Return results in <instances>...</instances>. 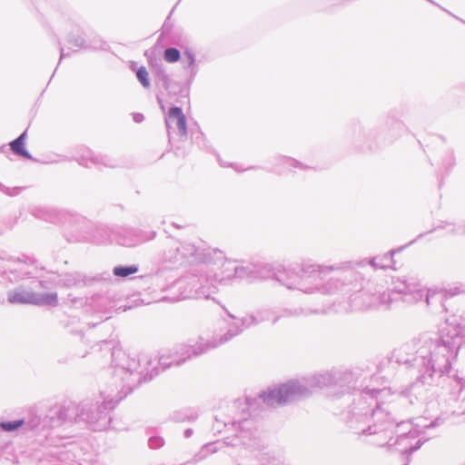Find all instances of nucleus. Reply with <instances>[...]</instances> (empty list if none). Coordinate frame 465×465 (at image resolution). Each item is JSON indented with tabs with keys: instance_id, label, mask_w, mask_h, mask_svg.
Instances as JSON below:
<instances>
[{
	"instance_id": "obj_1",
	"label": "nucleus",
	"mask_w": 465,
	"mask_h": 465,
	"mask_svg": "<svg viewBox=\"0 0 465 465\" xmlns=\"http://www.w3.org/2000/svg\"><path fill=\"white\" fill-rule=\"evenodd\" d=\"M464 339L465 315L462 314L448 319L439 334L423 333L394 351L396 362L406 365L415 375L410 387L411 393L427 401L430 397L426 393L433 396L439 388L450 386L454 400L462 395V401L465 400V380L452 369Z\"/></svg>"
},
{
	"instance_id": "obj_2",
	"label": "nucleus",
	"mask_w": 465,
	"mask_h": 465,
	"mask_svg": "<svg viewBox=\"0 0 465 465\" xmlns=\"http://www.w3.org/2000/svg\"><path fill=\"white\" fill-rule=\"evenodd\" d=\"M100 350L111 358L112 381L114 389L108 395L102 392L99 399H85L79 403L68 402L49 409L48 419L54 429L67 422H84L94 431L105 430L112 421L111 411L142 382L151 381L162 371L159 365L146 369L143 373L140 360L130 357L111 341H102Z\"/></svg>"
},
{
	"instance_id": "obj_3",
	"label": "nucleus",
	"mask_w": 465,
	"mask_h": 465,
	"mask_svg": "<svg viewBox=\"0 0 465 465\" xmlns=\"http://www.w3.org/2000/svg\"><path fill=\"white\" fill-rule=\"evenodd\" d=\"M380 389L364 388L357 394L349 409L343 411V420L356 434L372 435L391 432L396 439L391 437L389 445H402V452L412 453L422 444L419 440L414 445L410 443L418 436V430L412 428L409 421L397 422L390 413L378 402V396L382 392Z\"/></svg>"
},
{
	"instance_id": "obj_4",
	"label": "nucleus",
	"mask_w": 465,
	"mask_h": 465,
	"mask_svg": "<svg viewBox=\"0 0 465 465\" xmlns=\"http://www.w3.org/2000/svg\"><path fill=\"white\" fill-rule=\"evenodd\" d=\"M24 416L15 420H2L3 432H15L21 430L24 433L32 432L37 444L45 448V458L40 459L41 465H67L74 461L72 452L74 444L58 435L48 419L49 410L44 417L39 414L36 406L24 410Z\"/></svg>"
},
{
	"instance_id": "obj_5",
	"label": "nucleus",
	"mask_w": 465,
	"mask_h": 465,
	"mask_svg": "<svg viewBox=\"0 0 465 465\" xmlns=\"http://www.w3.org/2000/svg\"><path fill=\"white\" fill-rule=\"evenodd\" d=\"M252 401H254V400L248 397L244 401L238 399L231 405V411L233 413L232 416L228 417L226 420H221L216 417L213 429L218 432H221L222 426L227 427L229 424L232 427H236L235 430L237 432L232 438L226 437L223 441L218 440L204 444L187 463L195 465L205 460L209 455L222 450L223 446H231L233 448L242 447L250 451L257 449L259 440L256 437L253 420L250 419V408L252 406Z\"/></svg>"
},
{
	"instance_id": "obj_6",
	"label": "nucleus",
	"mask_w": 465,
	"mask_h": 465,
	"mask_svg": "<svg viewBox=\"0 0 465 465\" xmlns=\"http://www.w3.org/2000/svg\"><path fill=\"white\" fill-rule=\"evenodd\" d=\"M348 266L347 263H334L331 265L318 264L311 261H302L299 270L292 267H282L276 270L271 268L270 278L279 282L290 290H298L302 292L312 294H334L341 288L336 279H328L327 276L332 271Z\"/></svg>"
},
{
	"instance_id": "obj_7",
	"label": "nucleus",
	"mask_w": 465,
	"mask_h": 465,
	"mask_svg": "<svg viewBox=\"0 0 465 465\" xmlns=\"http://www.w3.org/2000/svg\"><path fill=\"white\" fill-rule=\"evenodd\" d=\"M341 263H347L348 266L331 272L333 276L330 279H336L340 285L342 284L334 293L352 292L353 294L350 297V304L353 310L364 311L379 308L388 310V305L392 300L390 295L378 290L373 282L365 281L362 274L354 270L351 262H341Z\"/></svg>"
},
{
	"instance_id": "obj_8",
	"label": "nucleus",
	"mask_w": 465,
	"mask_h": 465,
	"mask_svg": "<svg viewBox=\"0 0 465 465\" xmlns=\"http://www.w3.org/2000/svg\"><path fill=\"white\" fill-rule=\"evenodd\" d=\"M333 371L316 373L301 381L291 380L277 387L268 388L259 394V398L268 406L276 407L292 403L309 397L312 389L333 386Z\"/></svg>"
},
{
	"instance_id": "obj_9",
	"label": "nucleus",
	"mask_w": 465,
	"mask_h": 465,
	"mask_svg": "<svg viewBox=\"0 0 465 465\" xmlns=\"http://www.w3.org/2000/svg\"><path fill=\"white\" fill-rule=\"evenodd\" d=\"M403 130V123L390 113L379 126L355 124L351 131V143L358 149L375 150L397 140Z\"/></svg>"
},
{
	"instance_id": "obj_10",
	"label": "nucleus",
	"mask_w": 465,
	"mask_h": 465,
	"mask_svg": "<svg viewBox=\"0 0 465 465\" xmlns=\"http://www.w3.org/2000/svg\"><path fill=\"white\" fill-rule=\"evenodd\" d=\"M227 314L232 320V322L227 324L226 331L223 333L214 335L207 341L201 339L194 345L186 350V356L178 357L174 355H161L157 363L160 366L161 371H165L172 366H180L185 362L186 360L191 359L192 356L196 357L204 354L209 351L230 341L234 337L240 335L244 330L250 328L244 327L241 324L242 317L237 318L229 312H227Z\"/></svg>"
},
{
	"instance_id": "obj_11",
	"label": "nucleus",
	"mask_w": 465,
	"mask_h": 465,
	"mask_svg": "<svg viewBox=\"0 0 465 465\" xmlns=\"http://www.w3.org/2000/svg\"><path fill=\"white\" fill-rule=\"evenodd\" d=\"M434 146L430 161L431 165L436 166L440 177L439 186L442 184L443 178L449 174L456 164L454 150L447 144L446 140L440 135H435L431 141Z\"/></svg>"
},
{
	"instance_id": "obj_12",
	"label": "nucleus",
	"mask_w": 465,
	"mask_h": 465,
	"mask_svg": "<svg viewBox=\"0 0 465 465\" xmlns=\"http://www.w3.org/2000/svg\"><path fill=\"white\" fill-rule=\"evenodd\" d=\"M183 265V255L180 253V242L168 238L163 251L158 254L156 261V271L148 277L154 282L166 271H172Z\"/></svg>"
},
{
	"instance_id": "obj_13",
	"label": "nucleus",
	"mask_w": 465,
	"mask_h": 465,
	"mask_svg": "<svg viewBox=\"0 0 465 465\" xmlns=\"http://www.w3.org/2000/svg\"><path fill=\"white\" fill-rule=\"evenodd\" d=\"M392 299L388 305V310L393 306L398 305L400 302L407 304L416 303L423 300L424 291L418 287L415 282H408L406 279H398L393 282V288L388 291H383Z\"/></svg>"
},
{
	"instance_id": "obj_14",
	"label": "nucleus",
	"mask_w": 465,
	"mask_h": 465,
	"mask_svg": "<svg viewBox=\"0 0 465 465\" xmlns=\"http://www.w3.org/2000/svg\"><path fill=\"white\" fill-rule=\"evenodd\" d=\"M7 301L12 304H32L37 306L55 307L58 304L56 292L39 293L17 287L8 292Z\"/></svg>"
},
{
	"instance_id": "obj_15",
	"label": "nucleus",
	"mask_w": 465,
	"mask_h": 465,
	"mask_svg": "<svg viewBox=\"0 0 465 465\" xmlns=\"http://www.w3.org/2000/svg\"><path fill=\"white\" fill-rule=\"evenodd\" d=\"M202 272L203 268L194 269L173 282L170 289L177 292L178 293L173 296V299H197V294L202 288L200 286L202 281Z\"/></svg>"
},
{
	"instance_id": "obj_16",
	"label": "nucleus",
	"mask_w": 465,
	"mask_h": 465,
	"mask_svg": "<svg viewBox=\"0 0 465 465\" xmlns=\"http://www.w3.org/2000/svg\"><path fill=\"white\" fill-rule=\"evenodd\" d=\"M424 295L423 299L428 306L432 307L435 311L439 312L445 311V300L449 297H453L455 295L465 293V285L460 283L459 285H455L453 287H450L449 289H440V290H423Z\"/></svg>"
},
{
	"instance_id": "obj_17",
	"label": "nucleus",
	"mask_w": 465,
	"mask_h": 465,
	"mask_svg": "<svg viewBox=\"0 0 465 465\" xmlns=\"http://www.w3.org/2000/svg\"><path fill=\"white\" fill-rule=\"evenodd\" d=\"M30 277L32 272L27 270L25 262L19 259L11 260L2 255V280L6 279L13 283Z\"/></svg>"
},
{
	"instance_id": "obj_18",
	"label": "nucleus",
	"mask_w": 465,
	"mask_h": 465,
	"mask_svg": "<svg viewBox=\"0 0 465 465\" xmlns=\"http://www.w3.org/2000/svg\"><path fill=\"white\" fill-rule=\"evenodd\" d=\"M61 214L66 215L60 217L58 224L78 234L75 238L80 240L81 234L89 229V221L84 216L69 211L62 210Z\"/></svg>"
},
{
	"instance_id": "obj_19",
	"label": "nucleus",
	"mask_w": 465,
	"mask_h": 465,
	"mask_svg": "<svg viewBox=\"0 0 465 465\" xmlns=\"http://www.w3.org/2000/svg\"><path fill=\"white\" fill-rule=\"evenodd\" d=\"M234 277L239 279L255 280L270 278L271 266L268 264L255 263L247 265H235L233 267Z\"/></svg>"
},
{
	"instance_id": "obj_20",
	"label": "nucleus",
	"mask_w": 465,
	"mask_h": 465,
	"mask_svg": "<svg viewBox=\"0 0 465 465\" xmlns=\"http://www.w3.org/2000/svg\"><path fill=\"white\" fill-rule=\"evenodd\" d=\"M104 279L105 278L103 276V274L89 276L80 272H67L62 275V278L59 280L58 284L67 288L85 287L92 286L95 282H98Z\"/></svg>"
},
{
	"instance_id": "obj_21",
	"label": "nucleus",
	"mask_w": 465,
	"mask_h": 465,
	"mask_svg": "<svg viewBox=\"0 0 465 465\" xmlns=\"http://www.w3.org/2000/svg\"><path fill=\"white\" fill-rule=\"evenodd\" d=\"M180 253L183 255V265L191 262L211 263L213 262L212 251L200 250L192 243L180 242Z\"/></svg>"
},
{
	"instance_id": "obj_22",
	"label": "nucleus",
	"mask_w": 465,
	"mask_h": 465,
	"mask_svg": "<svg viewBox=\"0 0 465 465\" xmlns=\"http://www.w3.org/2000/svg\"><path fill=\"white\" fill-rule=\"evenodd\" d=\"M279 318L280 316L276 315L273 311L270 309H262L254 313H247L242 316L241 324L244 327H253L268 321H272L274 324Z\"/></svg>"
},
{
	"instance_id": "obj_23",
	"label": "nucleus",
	"mask_w": 465,
	"mask_h": 465,
	"mask_svg": "<svg viewBox=\"0 0 465 465\" xmlns=\"http://www.w3.org/2000/svg\"><path fill=\"white\" fill-rule=\"evenodd\" d=\"M219 283L220 281L214 273L203 269L200 285L202 288L197 294V299H210L218 291Z\"/></svg>"
},
{
	"instance_id": "obj_24",
	"label": "nucleus",
	"mask_w": 465,
	"mask_h": 465,
	"mask_svg": "<svg viewBox=\"0 0 465 465\" xmlns=\"http://www.w3.org/2000/svg\"><path fill=\"white\" fill-rule=\"evenodd\" d=\"M333 386L341 389L342 394H351L356 389L354 375L350 371H333Z\"/></svg>"
},
{
	"instance_id": "obj_25",
	"label": "nucleus",
	"mask_w": 465,
	"mask_h": 465,
	"mask_svg": "<svg viewBox=\"0 0 465 465\" xmlns=\"http://www.w3.org/2000/svg\"><path fill=\"white\" fill-rule=\"evenodd\" d=\"M417 240L418 239L416 238L415 240L411 241L408 244L401 246L398 249H392L383 255L374 256L369 260L368 264H370L374 270H378V269L385 270L388 268H391L394 264V259H393L394 254L401 252L404 248L412 244Z\"/></svg>"
},
{
	"instance_id": "obj_26",
	"label": "nucleus",
	"mask_w": 465,
	"mask_h": 465,
	"mask_svg": "<svg viewBox=\"0 0 465 465\" xmlns=\"http://www.w3.org/2000/svg\"><path fill=\"white\" fill-rule=\"evenodd\" d=\"M173 120H176V125L178 127L180 136L185 138L187 136V123H186V117H185L184 114L183 113L182 107L172 106L169 109V112L165 118V124H166L167 130L170 129L171 123Z\"/></svg>"
},
{
	"instance_id": "obj_27",
	"label": "nucleus",
	"mask_w": 465,
	"mask_h": 465,
	"mask_svg": "<svg viewBox=\"0 0 465 465\" xmlns=\"http://www.w3.org/2000/svg\"><path fill=\"white\" fill-rule=\"evenodd\" d=\"M144 55L147 57L151 67H153L155 71V83L163 88L170 83L171 79L166 73L161 60L157 59L153 55V51H145Z\"/></svg>"
},
{
	"instance_id": "obj_28",
	"label": "nucleus",
	"mask_w": 465,
	"mask_h": 465,
	"mask_svg": "<svg viewBox=\"0 0 465 465\" xmlns=\"http://www.w3.org/2000/svg\"><path fill=\"white\" fill-rule=\"evenodd\" d=\"M86 304L95 312H107L114 307V302L111 301L109 295L104 294H94L87 298Z\"/></svg>"
},
{
	"instance_id": "obj_29",
	"label": "nucleus",
	"mask_w": 465,
	"mask_h": 465,
	"mask_svg": "<svg viewBox=\"0 0 465 465\" xmlns=\"http://www.w3.org/2000/svg\"><path fill=\"white\" fill-rule=\"evenodd\" d=\"M27 137V131H24L17 138L9 143L10 150L18 157L36 161L33 155L25 148V139Z\"/></svg>"
},
{
	"instance_id": "obj_30",
	"label": "nucleus",
	"mask_w": 465,
	"mask_h": 465,
	"mask_svg": "<svg viewBox=\"0 0 465 465\" xmlns=\"http://www.w3.org/2000/svg\"><path fill=\"white\" fill-rule=\"evenodd\" d=\"M62 210H57L54 208H47V207H34L31 210V213L37 219L49 222L52 223H58L60 217H63L61 214ZM65 214H64V216Z\"/></svg>"
},
{
	"instance_id": "obj_31",
	"label": "nucleus",
	"mask_w": 465,
	"mask_h": 465,
	"mask_svg": "<svg viewBox=\"0 0 465 465\" xmlns=\"http://www.w3.org/2000/svg\"><path fill=\"white\" fill-rule=\"evenodd\" d=\"M170 97L178 96L176 103H182V99L188 98L189 87L183 83L171 80L170 83L163 87Z\"/></svg>"
},
{
	"instance_id": "obj_32",
	"label": "nucleus",
	"mask_w": 465,
	"mask_h": 465,
	"mask_svg": "<svg viewBox=\"0 0 465 465\" xmlns=\"http://www.w3.org/2000/svg\"><path fill=\"white\" fill-rule=\"evenodd\" d=\"M439 229L447 230L449 233L454 235H465V223H450V222H440L437 226L428 232H433ZM427 232L420 233L417 236V239H421Z\"/></svg>"
},
{
	"instance_id": "obj_33",
	"label": "nucleus",
	"mask_w": 465,
	"mask_h": 465,
	"mask_svg": "<svg viewBox=\"0 0 465 465\" xmlns=\"http://www.w3.org/2000/svg\"><path fill=\"white\" fill-rule=\"evenodd\" d=\"M90 162L96 166H104L109 168H115L118 166V163L115 159L105 155V154H90Z\"/></svg>"
},
{
	"instance_id": "obj_34",
	"label": "nucleus",
	"mask_w": 465,
	"mask_h": 465,
	"mask_svg": "<svg viewBox=\"0 0 465 465\" xmlns=\"http://www.w3.org/2000/svg\"><path fill=\"white\" fill-rule=\"evenodd\" d=\"M198 414L195 411L191 409H184L181 411H174L171 420L174 422H186V421H193L197 419Z\"/></svg>"
},
{
	"instance_id": "obj_35",
	"label": "nucleus",
	"mask_w": 465,
	"mask_h": 465,
	"mask_svg": "<svg viewBox=\"0 0 465 465\" xmlns=\"http://www.w3.org/2000/svg\"><path fill=\"white\" fill-rule=\"evenodd\" d=\"M139 271L137 264L131 265H117L113 269V273L116 277L126 278L131 274H134Z\"/></svg>"
},
{
	"instance_id": "obj_36",
	"label": "nucleus",
	"mask_w": 465,
	"mask_h": 465,
	"mask_svg": "<svg viewBox=\"0 0 465 465\" xmlns=\"http://www.w3.org/2000/svg\"><path fill=\"white\" fill-rule=\"evenodd\" d=\"M131 69L135 72L137 80L143 88H149L151 86L149 74L144 66L136 67V64L133 63Z\"/></svg>"
},
{
	"instance_id": "obj_37",
	"label": "nucleus",
	"mask_w": 465,
	"mask_h": 465,
	"mask_svg": "<svg viewBox=\"0 0 465 465\" xmlns=\"http://www.w3.org/2000/svg\"><path fill=\"white\" fill-rule=\"evenodd\" d=\"M185 60L186 64H184V68L190 70V78L193 79L197 74L198 69L195 64V55L189 49L185 50L183 53V63H185Z\"/></svg>"
},
{
	"instance_id": "obj_38",
	"label": "nucleus",
	"mask_w": 465,
	"mask_h": 465,
	"mask_svg": "<svg viewBox=\"0 0 465 465\" xmlns=\"http://www.w3.org/2000/svg\"><path fill=\"white\" fill-rule=\"evenodd\" d=\"M109 45L99 36H94L87 41L86 50L97 51V50H107Z\"/></svg>"
},
{
	"instance_id": "obj_39",
	"label": "nucleus",
	"mask_w": 465,
	"mask_h": 465,
	"mask_svg": "<svg viewBox=\"0 0 465 465\" xmlns=\"http://www.w3.org/2000/svg\"><path fill=\"white\" fill-rule=\"evenodd\" d=\"M181 58V52L176 47H167L163 51V59L167 63H176Z\"/></svg>"
},
{
	"instance_id": "obj_40",
	"label": "nucleus",
	"mask_w": 465,
	"mask_h": 465,
	"mask_svg": "<svg viewBox=\"0 0 465 465\" xmlns=\"http://www.w3.org/2000/svg\"><path fill=\"white\" fill-rule=\"evenodd\" d=\"M67 42L75 47L86 50L87 41L82 35H76L71 33L67 36Z\"/></svg>"
},
{
	"instance_id": "obj_41",
	"label": "nucleus",
	"mask_w": 465,
	"mask_h": 465,
	"mask_svg": "<svg viewBox=\"0 0 465 465\" xmlns=\"http://www.w3.org/2000/svg\"><path fill=\"white\" fill-rule=\"evenodd\" d=\"M279 159L281 162H282L284 164H287L288 166L292 168H300V169H307L308 166L304 165L302 163L286 156H280Z\"/></svg>"
},
{
	"instance_id": "obj_42",
	"label": "nucleus",
	"mask_w": 465,
	"mask_h": 465,
	"mask_svg": "<svg viewBox=\"0 0 465 465\" xmlns=\"http://www.w3.org/2000/svg\"><path fill=\"white\" fill-rule=\"evenodd\" d=\"M164 445V440L163 437L161 436H158V435H155V436H151L149 439H148V446L153 449V450H157V449H160L161 447H163Z\"/></svg>"
},
{
	"instance_id": "obj_43",
	"label": "nucleus",
	"mask_w": 465,
	"mask_h": 465,
	"mask_svg": "<svg viewBox=\"0 0 465 465\" xmlns=\"http://www.w3.org/2000/svg\"><path fill=\"white\" fill-rule=\"evenodd\" d=\"M24 187H6L2 184V193L9 195V196H15L18 195L22 191Z\"/></svg>"
},
{
	"instance_id": "obj_44",
	"label": "nucleus",
	"mask_w": 465,
	"mask_h": 465,
	"mask_svg": "<svg viewBox=\"0 0 465 465\" xmlns=\"http://www.w3.org/2000/svg\"><path fill=\"white\" fill-rule=\"evenodd\" d=\"M443 419L437 417L434 420H432L429 425H427V428H434L443 422Z\"/></svg>"
},
{
	"instance_id": "obj_45",
	"label": "nucleus",
	"mask_w": 465,
	"mask_h": 465,
	"mask_svg": "<svg viewBox=\"0 0 465 465\" xmlns=\"http://www.w3.org/2000/svg\"><path fill=\"white\" fill-rule=\"evenodd\" d=\"M133 119L135 123H142L144 119V116L143 114L140 113H134L133 114Z\"/></svg>"
},
{
	"instance_id": "obj_46",
	"label": "nucleus",
	"mask_w": 465,
	"mask_h": 465,
	"mask_svg": "<svg viewBox=\"0 0 465 465\" xmlns=\"http://www.w3.org/2000/svg\"><path fill=\"white\" fill-rule=\"evenodd\" d=\"M193 430L192 429L188 428V429L184 430L183 437L185 439H188V438H190L193 435Z\"/></svg>"
},
{
	"instance_id": "obj_47",
	"label": "nucleus",
	"mask_w": 465,
	"mask_h": 465,
	"mask_svg": "<svg viewBox=\"0 0 465 465\" xmlns=\"http://www.w3.org/2000/svg\"><path fill=\"white\" fill-rule=\"evenodd\" d=\"M156 99H157V102H158V104H159V105H160L161 109H162L163 111H164L165 107H164V104H163V99L161 98V96H160V95H157V96H156Z\"/></svg>"
},
{
	"instance_id": "obj_48",
	"label": "nucleus",
	"mask_w": 465,
	"mask_h": 465,
	"mask_svg": "<svg viewBox=\"0 0 465 465\" xmlns=\"http://www.w3.org/2000/svg\"><path fill=\"white\" fill-rule=\"evenodd\" d=\"M69 55L68 54H64V50L63 47H60V60H62L63 58H64L65 56Z\"/></svg>"
},
{
	"instance_id": "obj_49",
	"label": "nucleus",
	"mask_w": 465,
	"mask_h": 465,
	"mask_svg": "<svg viewBox=\"0 0 465 465\" xmlns=\"http://www.w3.org/2000/svg\"><path fill=\"white\" fill-rule=\"evenodd\" d=\"M70 462H71V461H69V462L67 463V465H69V463H70ZM91 465H104V464H103L102 462H100V461H98V460H95V461H93V462L91 463Z\"/></svg>"
},
{
	"instance_id": "obj_50",
	"label": "nucleus",
	"mask_w": 465,
	"mask_h": 465,
	"mask_svg": "<svg viewBox=\"0 0 465 465\" xmlns=\"http://www.w3.org/2000/svg\"><path fill=\"white\" fill-rule=\"evenodd\" d=\"M301 312H302V309H299V310H295V311H294V312H293V314L298 315V314H300Z\"/></svg>"
},
{
	"instance_id": "obj_51",
	"label": "nucleus",
	"mask_w": 465,
	"mask_h": 465,
	"mask_svg": "<svg viewBox=\"0 0 465 465\" xmlns=\"http://www.w3.org/2000/svg\"><path fill=\"white\" fill-rule=\"evenodd\" d=\"M213 252L214 254H217V253H218V254H220V256H222V252H220V251H213Z\"/></svg>"
},
{
	"instance_id": "obj_52",
	"label": "nucleus",
	"mask_w": 465,
	"mask_h": 465,
	"mask_svg": "<svg viewBox=\"0 0 465 465\" xmlns=\"http://www.w3.org/2000/svg\"><path fill=\"white\" fill-rule=\"evenodd\" d=\"M173 226H175V227H177V228H181V226H180V225H178V224H177V223H173Z\"/></svg>"
},
{
	"instance_id": "obj_53",
	"label": "nucleus",
	"mask_w": 465,
	"mask_h": 465,
	"mask_svg": "<svg viewBox=\"0 0 465 465\" xmlns=\"http://www.w3.org/2000/svg\"><path fill=\"white\" fill-rule=\"evenodd\" d=\"M461 88H462V87H456V88H455V90H456V91H461Z\"/></svg>"
},
{
	"instance_id": "obj_54",
	"label": "nucleus",
	"mask_w": 465,
	"mask_h": 465,
	"mask_svg": "<svg viewBox=\"0 0 465 465\" xmlns=\"http://www.w3.org/2000/svg\"><path fill=\"white\" fill-rule=\"evenodd\" d=\"M119 243L122 244V245H126L125 242H119Z\"/></svg>"
},
{
	"instance_id": "obj_55",
	"label": "nucleus",
	"mask_w": 465,
	"mask_h": 465,
	"mask_svg": "<svg viewBox=\"0 0 465 465\" xmlns=\"http://www.w3.org/2000/svg\"><path fill=\"white\" fill-rule=\"evenodd\" d=\"M148 365H152V361H147Z\"/></svg>"
}]
</instances>
